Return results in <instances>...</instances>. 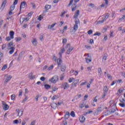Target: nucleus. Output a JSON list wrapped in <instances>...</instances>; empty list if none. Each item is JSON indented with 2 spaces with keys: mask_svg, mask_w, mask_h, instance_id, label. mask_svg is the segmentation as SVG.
<instances>
[{
  "mask_svg": "<svg viewBox=\"0 0 125 125\" xmlns=\"http://www.w3.org/2000/svg\"><path fill=\"white\" fill-rule=\"evenodd\" d=\"M15 45L13 44V42H10L8 43L7 44V49L10 50L9 52L10 54H12L13 52H14V50H15Z\"/></svg>",
  "mask_w": 125,
  "mask_h": 125,
  "instance_id": "f257e3e1",
  "label": "nucleus"
},
{
  "mask_svg": "<svg viewBox=\"0 0 125 125\" xmlns=\"http://www.w3.org/2000/svg\"><path fill=\"white\" fill-rule=\"evenodd\" d=\"M62 54H63V49H61V51L59 53L60 58L57 60V62L58 63V68H61V65L62 64Z\"/></svg>",
  "mask_w": 125,
  "mask_h": 125,
  "instance_id": "f03ea898",
  "label": "nucleus"
},
{
  "mask_svg": "<svg viewBox=\"0 0 125 125\" xmlns=\"http://www.w3.org/2000/svg\"><path fill=\"white\" fill-rule=\"evenodd\" d=\"M5 78H6L4 82V84L6 85V83L9 82L12 79V76L11 75H8V74H6L4 76Z\"/></svg>",
  "mask_w": 125,
  "mask_h": 125,
  "instance_id": "7ed1b4c3",
  "label": "nucleus"
},
{
  "mask_svg": "<svg viewBox=\"0 0 125 125\" xmlns=\"http://www.w3.org/2000/svg\"><path fill=\"white\" fill-rule=\"evenodd\" d=\"M58 81V76L55 75L53 76L49 81L53 83H56V82Z\"/></svg>",
  "mask_w": 125,
  "mask_h": 125,
  "instance_id": "20e7f679",
  "label": "nucleus"
},
{
  "mask_svg": "<svg viewBox=\"0 0 125 125\" xmlns=\"http://www.w3.org/2000/svg\"><path fill=\"white\" fill-rule=\"evenodd\" d=\"M2 104L3 107V110L6 111L8 109H9V106H8V105L6 104L4 101L2 102Z\"/></svg>",
  "mask_w": 125,
  "mask_h": 125,
  "instance_id": "39448f33",
  "label": "nucleus"
},
{
  "mask_svg": "<svg viewBox=\"0 0 125 125\" xmlns=\"http://www.w3.org/2000/svg\"><path fill=\"white\" fill-rule=\"evenodd\" d=\"M16 112L18 113V116L19 117H21L22 116V115H23V110L20 111V109H17Z\"/></svg>",
  "mask_w": 125,
  "mask_h": 125,
  "instance_id": "423d86ee",
  "label": "nucleus"
},
{
  "mask_svg": "<svg viewBox=\"0 0 125 125\" xmlns=\"http://www.w3.org/2000/svg\"><path fill=\"white\" fill-rule=\"evenodd\" d=\"M6 1L7 0H3V2L1 6V8H2V9H4V7H5V5L6 4Z\"/></svg>",
  "mask_w": 125,
  "mask_h": 125,
  "instance_id": "0eeeda50",
  "label": "nucleus"
},
{
  "mask_svg": "<svg viewBox=\"0 0 125 125\" xmlns=\"http://www.w3.org/2000/svg\"><path fill=\"white\" fill-rule=\"evenodd\" d=\"M79 15H80V10H77L75 12L74 18H75V19H78V17H79Z\"/></svg>",
  "mask_w": 125,
  "mask_h": 125,
  "instance_id": "6e6552de",
  "label": "nucleus"
},
{
  "mask_svg": "<svg viewBox=\"0 0 125 125\" xmlns=\"http://www.w3.org/2000/svg\"><path fill=\"white\" fill-rule=\"evenodd\" d=\"M28 78L30 79V80H34L35 78H36V76H33V73L31 72L29 74Z\"/></svg>",
  "mask_w": 125,
  "mask_h": 125,
  "instance_id": "1a4fd4ad",
  "label": "nucleus"
},
{
  "mask_svg": "<svg viewBox=\"0 0 125 125\" xmlns=\"http://www.w3.org/2000/svg\"><path fill=\"white\" fill-rule=\"evenodd\" d=\"M55 25H56V23H55L52 25H48V29L49 30H54V29H53V27H54V26H55Z\"/></svg>",
  "mask_w": 125,
  "mask_h": 125,
  "instance_id": "9d476101",
  "label": "nucleus"
},
{
  "mask_svg": "<svg viewBox=\"0 0 125 125\" xmlns=\"http://www.w3.org/2000/svg\"><path fill=\"white\" fill-rule=\"evenodd\" d=\"M80 123H82V124L84 123V121H85V118L84 116H82L79 119Z\"/></svg>",
  "mask_w": 125,
  "mask_h": 125,
  "instance_id": "9b49d317",
  "label": "nucleus"
},
{
  "mask_svg": "<svg viewBox=\"0 0 125 125\" xmlns=\"http://www.w3.org/2000/svg\"><path fill=\"white\" fill-rule=\"evenodd\" d=\"M26 1H23L21 3V6H20V9L21 8H25V6L26 5Z\"/></svg>",
  "mask_w": 125,
  "mask_h": 125,
  "instance_id": "f8f14e48",
  "label": "nucleus"
},
{
  "mask_svg": "<svg viewBox=\"0 0 125 125\" xmlns=\"http://www.w3.org/2000/svg\"><path fill=\"white\" fill-rule=\"evenodd\" d=\"M70 117V112H66L65 115H64V119L66 120L69 119Z\"/></svg>",
  "mask_w": 125,
  "mask_h": 125,
  "instance_id": "ddd939ff",
  "label": "nucleus"
},
{
  "mask_svg": "<svg viewBox=\"0 0 125 125\" xmlns=\"http://www.w3.org/2000/svg\"><path fill=\"white\" fill-rule=\"evenodd\" d=\"M73 49H74V47H70L68 49L67 52H66V54H70V53L72 52L73 51Z\"/></svg>",
  "mask_w": 125,
  "mask_h": 125,
  "instance_id": "4468645a",
  "label": "nucleus"
},
{
  "mask_svg": "<svg viewBox=\"0 0 125 125\" xmlns=\"http://www.w3.org/2000/svg\"><path fill=\"white\" fill-rule=\"evenodd\" d=\"M109 17H110V14L106 13L105 14L104 18H103V19L104 20V21H106V20H107V19H108V18H109Z\"/></svg>",
  "mask_w": 125,
  "mask_h": 125,
  "instance_id": "2eb2a0df",
  "label": "nucleus"
},
{
  "mask_svg": "<svg viewBox=\"0 0 125 125\" xmlns=\"http://www.w3.org/2000/svg\"><path fill=\"white\" fill-rule=\"evenodd\" d=\"M98 73L99 76H101L102 74H103V72H102V69H101V67H99L98 69Z\"/></svg>",
  "mask_w": 125,
  "mask_h": 125,
  "instance_id": "dca6fc26",
  "label": "nucleus"
},
{
  "mask_svg": "<svg viewBox=\"0 0 125 125\" xmlns=\"http://www.w3.org/2000/svg\"><path fill=\"white\" fill-rule=\"evenodd\" d=\"M9 35L11 39H14V31H10L9 33Z\"/></svg>",
  "mask_w": 125,
  "mask_h": 125,
  "instance_id": "f3484780",
  "label": "nucleus"
},
{
  "mask_svg": "<svg viewBox=\"0 0 125 125\" xmlns=\"http://www.w3.org/2000/svg\"><path fill=\"white\" fill-rule=\"evenodd\" d=\"M33 45L36 46L37 44H38V42H37V40L35 38L33 39V41H32Z\"/></svg>",
  "mask_w": 125,
  "mask_h": 125,
  "instance_id": "a211bd4d",
  "label": "nucleus"
},
{
  "mask_svg": "<svg viewBox=\"0 0 125 125\" xmlns=\"http://www.w3.org/2000/svg\"><path fill=\"white\" fill-rule=\"evenodd\" d=\"M25 98L22 100V103H25L28 99H29V97H28V96L26 95V94L24 95Z\"/></svg>",
  "mask_w": 125,
  "mask_h": 125,
  "instance_id": "6ab92c4d",
  "label": "nucleus"
},
{
  "mask_svg": "<svg viewBox=\"0 0 125 125\" xmlns=\"http://www.w3.org/2000/svg\"><path fill=\"white\" fill-rule=\"evenodd\" d=\"M64 86L63 89H67V88H69V87H70L69 86V84L67 83H64Z\"/></svg>",
  "mask_w": 125,
  "mask_h": 125,
  "instance_id": "aec40b11",
  "label": "nucleus"
},
{
  "mask_svg": "<svg viewBox=\"0 0 125 125\" xmlns=\"http://www.w3.org/2000/svg\"><path fill=\"white\" fill-rule=\"evenodd\" d=\"M86 63H90L92 61L91 58H85Z\"/></svg>",
  "mask_w": 125,
  "mask_h": 125,
  "instance_id": "412c9836",
  "label": "nucleus"
},
{
  "mask_svg": "<svg viewBox=\"0 0 125 125\" xmlns=\"http://www.w3.org/2000/svg\"><path fill=\"white\" fill-rule=\"evenodd\" d=\"M104 93H108V87L107 86L104 87Z\"/></svg>",
  "mask_w": 125,
  "mask_h": 125,
  "instance_id": "4be33fe9",
  "label": "nucleus"
},
{
  "mask_svg": "<svg viewBox=\"0 0 125 125\" xmlns=\"http://www.w3.org/2000/svg\"><path fill=\"white\" fill-rule=\"evenodd\" d=\"M50 8H51V5H46L45 6V9H46V10H49Z\"/></svg>",
  "mask_w": 125,
  "mask_h": 125,
  "instance_id": "5701e85b",
  "label": "nucleus"
},
{
  "mask_svg": "<svg viewBox=\"0 0 125 125\" xmlns=\"http://www.w3.org/2000/svg\"><path fill=\"white\" fill-rule=\"evenodd\" d=\"M50 87H51V85H50L47 84L44 85V88H45V89H49Z\"/></svg>",
  "mask_w": 125,
  "mask_h": 125,
  "instance_id": "b1692460",
  "label": "nucleus"
},
{
  "mask_svg": "<svg viewBox=\"0 0 125 125\" xmlns=\"http://www.w3.org/2000/svg\"><path fill=\"white\" fill-rule=\"evenodd\" d=\"M104 22H105V20L104 19H103V20H102V21H97L96 25H98L99 24H102V23H104Z\"/></svg>",
  "mask_w": 125,
  "mask_h": 125,
  "instance_id": "393cba45",
  "label": "nucleus"
},
{
  "mask_svg": "<svg viewBox=\"0 0 125 125\" xmlns=\"http://www.w3.org/2000/svg\"><path fill=\"white\" fill-rule=\"evenodd\" d=\"M51 106L52 108H53V109H55V108H56L57 107V104L55 103L54 104H51Z\"/></svg>",
  "mask_w": 125,
  "mask_h": 125,
  "instance_id": "a878e982",
  "label": "nucleus"
},
{
  "mask_svg": "<svg viewBox=\"0 0 125 125\" xmlns=\"http://www.w3.org/2000/svg\"><path fill=\"white\" fill-rule=\"evenodd\" d=\"M58 98H59V97H58V96L55 95L52 97L51 99L52 100H55L56 99H58Z\"/></svg>",
  "mask_w": 125,
  "mask_h": 125,
  "instance_id": "bb28decb",
  "label": "nucleus"
},
{
  "mask_svg": "<svg viewBox=\"0 0 125 125\" xmlns=\"http://www.w3.org/2000/svg\"><path fill=\"white\" fill-rule=\"evenodd\" d=\"M70 115L71 116V117H73V118H75V117H76V114H75V112H74V111H71Z\"/></svg>",
  "mask_w": 125,
  "mask_h": 125,
  "instance_id": "cd10ccee",
  "label": "nucleus"
},
{
  "mask_svg": "<svg viewBox=\"0 0 125 125\" xmlns=\"http://www.w3.org/2000/svg\"><path fill=\"white\" fill-rule=\"evenodd\" d=\"M107 57H108L107 54H104V55L103 57V61H106Z\"/></svg>",
  "mask_w": 125,
  "mask_h": 125,
  "instance_id": "c85d7f7f",
  "label": "nucleus"
},
{
  "mask_svg": "<svg viewBox=\"0 0 125 125\" xmlns=\"http://www.w3.org/2000/svg\"><path fill=\"white\" fill-rule=\"evenodd\" d=\"M52 91H51L52 93H53V92H54V91H56V90H57L58 89V88L56 87H52Z\"/></svg>",
  "mask_w": 125,
  "mask_h": 125,
  "instance_id": "c756f323",
  "label": "nucleus"
},
{
  "mask_svg": "<svg viewBox=\"0 0 125 125\" xmlns=\"http://www.w3.org/2000/svg\"><path fill=\"white\" fill-rule=\"evenodd\" d=\"M81 97H82V94H79L76 95L75 97V99H76V100H78V99H79V98H81Z\"/></svg>",
  "mask_w": 125,
  "mask_h": 125,
  "instance_id": "7c9ffc66",
  "label": "nucleus"
},
{
  "mask_svg": "<svg viewBox=\"0 0 125 125\" xmlns=\"http://www.w3.org/2000/svg\"><path fill=\"white\" fill-rule=\"evenodd\" d=\"M125 20V15H123V17L121 18H120L118 20V22H121L122 20Z\"/></svg>",
  "mask_w": 125,
  "mask_h": 125,
  "instance_id": "2f4dec72",
  "label": "nucleus"
},
{
  "mask_svg": "<svg viewBox=\"0 0 125 125\" xmlns=\"http://www.w3.org/2000/svg\"><path fill=\"white\" fill-rule=\"evenodd\" d=\"M54 67V65H53V64L51 65L50 67H49L47 68L48 71H51V70L53 69Z\"/></svg>",
  "mask_w": 125,
  "mask_h": 125,
  "instance_id": "473e14b6",
  "label": "nucleus"
},
{
  "mask_svg": "<svg viewBox=\"0 0 125 125\" xmlns=\"http://www.w3.org/2000/svg\"><path fill=\"white\" fill-rule=\"evenodd\" d=\"M7 68V64H4L1 68L2 71H4Z\"/></svg>",
  "mask_w": 125,
  "mask_h": 125,
  "instance_id": "72a5a7b5",
  "label": "nucleus"
},
{
  "mask_svg": "<svg viewBox=\"0 0 125 125\" xmlns=\"http://www.w3.org/2000/svg\"><path fill=\"white\" fill-rule=\"evenodd\" d=\"M75 81V78H70L68 80V82L69 83H73V81Z\"/></svg>",
  "mask_w": 125,
  "mask_h": 125,
  "instance_id": "f704fd0d",
  "label": "nucleus"
},
{
  "mask_svg": "<svg viewBox=\"0 0 125 125\" xmlns=\"http://www.w3.org/2000/svg\"><path fill=\"white\" fill-rule=\"evenodd\" d=\"M21 40H22V39H21V37H16L15 38V41H16V42H20L21 41Z\"/></svg>",
  "mask_w": 125,
  "mask_h": 125,
  "instance_id": "c9c22d12",
  "label": "nucleus"
},
{
  "mask_svg": "<svg viewBox=\"0 0 125 125\" xmlns=\"http://www.w3.org/2000/svg\"><path fill=\"white\" fill-rule=\"evenodd\" d=\"M75 25H78V24H79V23H80V20H79V19H75Z\"/></svg>",
  "mask_w": 125,
  "mask_h": 125,
  "instance_id": "e433bc0d",
  "label": "nucleus"
},
{
  "mask_svg": "<svg viewBox=\"0 0 125 125\" xmlns=\"http://www.w3.org/2000/svg\"><path fill=\"white\" fill-rule=\"evenodd\" d=\"M78 25L74 24L73 30H74V31H77V30H78Z\"/></svg>",
  "mask_w": 125,
  "mask_h": 125,
  "instance_id": "4c0bfd02",
  "label": "nucleus"
},
{
  "mask_svg": "<svg viewBox=\"0 0 125 125\" xmlns=\"http://www.w3.org/2000/svg\"><path fill=\"white\" fill-rule=\"evenodd\" d=\"M15 94H12L11 96V100H15Z\"/></svg>",
  "mask_w": 125,
  "mask_h": 125,
  "instance_id": "58836bf2",
  "label": "nucleus"
},
{
  "mask_svg": "<svg viewBox=\"0 0 125 125\" xmlns=\"http://www.w3.org/2000/svg\"><path fill=\"white\" fill-rule=\"evenodd\" d=\"M117 108H112L111 109V110L110 111V114H114V113H115V112H116V109Z\"/></svg>",
  "mask_w": 125,
  "mask_h": 125,
  "instance_id": "ea45409f",
  "label": "nucleus"
},
{
  "mask_svg": "<svg viewBox=\"0 0 125 125\" xmlns=\"http://www.w3.org/2000/svg\"><path fill=\"white\" fill-rule=\"evenodd\" d=\"M22 94H23V91L22 90H20L19 97H20V96H22Z\"/></svg>",
  "mask_w": 125,
  "mask_h": 125,
  "instance_id": "a19ab883",
  "label": "nucleus"
},
{
  "mask_svg": "<svg viewBox=\"0 0 125 125\" xmlns=\"http://www.w3.org/2000/svg\"><path fill=\"white\" fill-rule=\"evenodd\" d=\"M106 95H107V93L104 92V94L102 95V99H105Z\"/></svg>",
  "mask_w": 125,
  "mask_h": 125,
  "instance_id": "79ce46f5",
  "label": "nucleus"
},
{
  "mask_svg": "<svg viewBox=\"0 0 125 125\" xmlns=\"http://www.w3.org/2000/svg\"><path fill=\"white\" fill-rule=\"evenodd\" d=\"M14 8H15V5H12L10 8L11 11H13V10H14Z\"/></svg>",
  "mask_w": 125,
  "mask_h": 125,
  "instance_id": "37998d69",
  "label": "nucleus"
},
{
  "mask_svg": "<svg viewBox=\"0 0 125 125\" xmlns=\"http://www.w3.org/2000/svg\"><path fill=\"white\" fill-rule=\"evenodd\" d=\"M53 60H54V61H55V62H57V60H58V59H57V57H56V56H54L53 58Z\"/></svg>",
  "mask_w": 125,
  "mask_h": 125,
  "instance_id": "c03bdc74",
  "label": "nucleus"
},
{
  "mask_svg": "<svg viewBox=\"0 0 125 125\" xmlns=\"http://www.w3.org/2000/svg\"><path fill=\"white\" fill-rule=\"evenodd\" d=\"M110 38H114V32L111 31L109 34Z\"/></svg>",
  "mask_w": 125,
  "mask_h": 125,
  "instance_id": "a18cd8bd",
  "label": "nucleus"
},
{
  "mask_svg": "<svg viewBox=\"0 0 125 125\" xmlns=\"http://www.w3.org/2000/svg\"><path fill=\"white\" fill-rule=\"evenodd\" d=\"M119 105H120V106H121V107H125V103H120V104H119Z\"/></svg>",
  "mask_w": 125,
  "mask_h": 125,
  "instance_id": "49530a36",
  "label": "nucleus"
},
{
  "mask_svg": "<svg viewBox=\"0 0 125 125\" xmlns=\"http://www.w3.org/2000/svg\"><path fill=\"white\" fill-rule=\"evenodd\" d=\"M70 46H71V44L70 43H68L65 46V48H66V49L69 48V47H70Z\"/></svg>",
  "mask_w": 125,
  "mask_h": 125,
  "instance_id": "de8ad7c7",
  "label": "nucleus"
},
{
  "mask_svg": "<svg viewBox=\"0 0 125 125\" xmlns=\"http://www.w3.org/2000/svg\"><path fill=\"white\" fill-rule=\"evenodd\" d=\"M42 19H43V17L42 16V15L39 16L38 20H39V21H42Z\"/></svg>",
  "mask_w": 125,
  "mask_h": 125,
  "instance_id": "09e8293b",
  "label": "nucleus"
},
{
  "mask_svg": "<svg viewBox=\"0 0 125 125\" xmlns=\"http://www.w3.org/2000/svg\"><path fill=\"white\" fill-rule=\"evenodd\" d=\"M79 82H80V80L77 79V80H75V81L73 82V83H76V84H78V83H79Z\"/></svg>",
  "mask_w": 125,
  "mask_h": 125,
  "instance_id": "8fccbe9b",
  "label": "nucleus"
},
{
  "mask_svg": "<svg viewBox=\"0 0 125 125\" xmlns=\"http://www.w3.org/2000/svg\"><path fill=\"white\" fill-rule=\"evenodd\" d=\"M79 82H80V80L77 79V80H75V81L73 82V83H76V84H78V83H79Z\"/></svg>",
  "mask_w": 125,
  "mask_h": 125,
  "instance_id": "3c124183",
  "label": "nucleus"
},
{
  "mask_svg": "<svg viewBox=\"0 0 125 125\" xmlns=\"http://www.w3.org/2000/svg\"><path fill=\"white\" fill-rule=\"evenodd\" d=\"M11 38H10V37H7L6 38V41H7V42H9V41H11Z\"/></svg>",
  "mask_w": 125,
  "mask_h": 125,
  "instance_id": "603ef678",
  "label": "nucleus"
},
{
  "mask_svg": "<svg viewBox=\"0 0 125 125\" xmlns=\"http://www.w3.org/2000/svg\"><path fill=\"white\" fill-rule=\"evenodd\" d=\"M63 44H66V43H67V39H63Z\"/></svg>",
  "mask_w": 125,
  "mask_h": 125,
  "instance_id": "864d4df0",
  "label": "nucleus"
},
{
  "mask_svg": "<svg viewBox=\"0 0 125 125\" xmlns=\"http://www.w3.org/2000/svg\"><path fill=\"white\" fill-rule=\"evenodd\" d=\"M84 56H87V58H91V56H89V54H85Z\"/></svg>",
  "mask_w": 125,
  "mask_h": 125,
  "instance_id": "5fc2aeb1",
  "label": "nucleus"
},
{
  "mask_svg": "<svg viewBox=\"0 0 125 125\" xmlns=\"http://www.w3.org/2000/svg\"><path fill=\"white\" fill-rule=\"evenodd\" d=\"M6 48V44H3L2 45V49H4Z\"/></svg>",
  "mask_w": 125,
  "mask_h": 125,
  "instance_id": "6e6d98bb",
  "label": "nucleus"
},
{
  "mask_svg": "<svg viewBox=\"0 0 125 125\" xmlns=\"http://www.w3.org/2000/svg\"><path fill=\"white\" fill-rule=\"evenodd\" d=\"M93 32V31H92V30H90L88 31V35H91V34H92V33Z\"/></svg>",
  "mask_w": 125,
  "mask_h": 125,
  "instance_id": "4d7b16f0",
  "label": "nucleus"
},
{
  "mask_svg": "<svg viewBox=\"0 0 125 125\" xmlns=\"http://www.w3.org/2000/svg\"><path fill=\"white\" fill-rule=\"evenodd\" d=\"M83 107H84V105H83V104H81L79 105V108H80L81 109H83Z\"/></svg>",
  "mask_w": 125,
  "mask_h": 125,
  "instance_id": "13d9d810",
  "label": "nucleus"
},
{
  "mask_svg": "<svg viewBox=\"0 0 125 125\" xmlns=\"http://www.w3.org/2000/svg\"><path fill=\"white\" fill-rule=\"evenodd\" d=\"M73 1H74V0H70V2L68 4V6L72 5V3H73Z\"/></svg>",
  "mask_w": 125,
  "mask_h": 125,
  "instance_id": "bf43d9fd",
  "label": "nucleus"
},
{
  "mask_svg": "<svg viewBox=\"0 0 125 125\" xmlns=\"http://www.w3.org/2000/svg\"><path fill=\"white\" fill-rule=\"evenodd\" d=\"M18 3V0H15V1L14 2V5H16Z\"/></svg>",
  "mask_w": 125,
  "mask_h": 125,
  "instance_id": "052dcab7",
  "label": "nucleus"
},
{
  "mask_svg": "<svg viewBox=\"0 0 125 125\" xmlns=\"http://www.w3.org/2000/svg\"><path fill=\"white\" fill-rule=\"evenodd\" d=\"M72 85L74 87H77V84L76 83H74V82L72 83Z\"/></svg>",
  "mask_w": 125,
  "mask_h": 125,
  "instance_id": "680f3d73",
  "label": "nucleus"
},
{
  "mask_svg": "<svg viewBox=\"0 0 125 125\" xmlns=\"http://www.w3.org/2000/svg\"><path fill=\"white\" fill-rule=\"evenodd\" d=\"M14 124H15L16 125H18L19 121L17 120H14L13 121Z\"/></svg>",
  "mask_w": 125,
  "mask_h": 125,
  "instance_id": "e2e57ef3",
  "label": "nucleus"
},
{
  "mask_svg": "<svg viewBox=\"0 0 125 125\" xmlns=\"http://www.w3.org/2000/svg\"><path fill=\"white\" fill-rule=\"evenodd\" d=\"M35 123L36 121L34 120L31 123L30 125H35Z\"/></svg>",
  "mask_w": 125,
  "mask_h": 125,
  "instance_id": "0e129e2a",
  "label": "nucleus"
},
{
  "mask_svg": "<svg viewBox=\"0 0 125 125\" xmlns=\"http://www.w3.org/2000/svg\"><path fill=\"white\" fill-rule=\"evenodd\" d=\"M31 5L33 8H35V7H36V4H35V3H31Z\"/></svg>",
  "mask_w": 125,
  "mask_h": 125,
  "instance_id": "69168bd1",
  "label": "nucleus"
},
{
  "mask_svg": "<svg viewBox=\"0 0 125 125\" xmlns=\"http://www.w3.org/2000/svg\"><path fill=\"white\" fill-rule=\"evenodd\" d=\"M100 35H101V33H98V32H96L94 34V36H100Z\"/></svg>",
  "mask_w": 125,
  "mask_h": 125,
  "instance_id": "338daca9",
  "label": "nucleus"
},
{
  "mask_svg": "<svg viewBox=\"0 0 125 125\" xmlns=\"http://www.w3.org/2000/svg\"><path fill=\"white\" fill-rule=\"evenodd\" d=\"M97 112H100L101 111H102L101 109V107H99L97 109Z\"/></svg>",
  "mask_w": 125,
  "mask_h": 125,
  "instance_id": "774afa93",
  "label": "nucleus"
}]
</instances>
